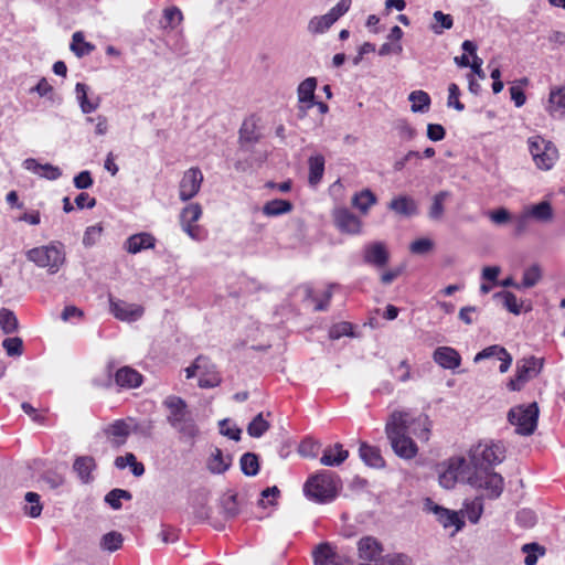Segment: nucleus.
<instances>
[{"label":"nucleus","instance_id":"obj_1","mask_svg":"<svg viewBox=\"0 0 565 565\" xmlns=\"http://www.w3.org/2000/svg\"><path fill=\"white\" fill-rule=\"evenodd\" d=\"M431 422L426 414L414 416L405 409L393 411L385 424V435L394 454L406 460L415 458L418 447L409 436L414 435L420 441L427 443L430 438Z\"/></svg>","mask_w":565,"mask_h":565},{"label":"nucleus","instance_id":"obj_2","mask_svg":"<svg viewBox=\"0 0 565 565\" xmlns=\"http://www.w3.org/2000/svg\"><path fill=\"white\" fill-rule=\"evenodd\" d=\"M163 405L169 411L168 423L181 435V438L192 440L199 435V427L184 399L171 395L164 399Z\"/></svg>","mask_w":565,"mask_h":565},{"label":"nucleus","instance_id":"obj_3","mask_svg":"<svg viewBox=\"0 0 565 565\" xmlns=\"http://www.w3.org/2000/svg\"><path fill=\"white\" fill-rule=\"evenodd\" d=\"M25 257L38 267L46 268L52 275L60 270L66 259L63 244L60 242L33 247L25 253Z\"/></svg>","mask_w":565,"mask_h":565},{"label":"nucleus","instance_id":"obj_4","mask_svg":"<svg viewBox=\"0 0 565 565\" xmlns=\"http://www.w3.org/2000/svg\"><path fill=\"white\" fill-rule=\"evenodd\" d=\"M338 484L333 472L322 470L310 477L305 486V494L317 503H327L337 497Z\"/></svg>","mask_w":565,"mask_h":565},{"label":"nucleus","instance_id":"obj_5","mask_svg":"<svg viewBox=\"0 0 565 565\" xmlns=\"http://www.w3.org/2000/svg\"><path fill=\"white\" fill-rule=\"evenodd\" d=\"M466 483L475 489L482 490L483 495L488 499L499 498L504 487L502 476L491 468L470 469L469 477H466Z\"/></svg>","mask_w":565,"mask_h":565},{"label":"nucleus","instance_id":"obj_6","mask_svg":"<svg viewBox=\"0 0 565 565\" xmlns=\"http://www.w3.org/2000/svg\"><path fill=\"white\" fill-rule=\"evenodd\" d=\"M527 147L536 168L541 170H551L558 160V150L555 145L541 136L530 137Z\"/></svg>","mask_w":565,"mask_h":565},{"label":"nucleus","instance_id":"obj_7","mask_svg":"<svg viewBox=\"0 0 565 565\" xmlns=\"http://www.w3.org/2000/svg\"><path fill=\"white\" fill-rule=\"evenodd\" d=\"M504 459V448L500 444L479 443L469 451L468 465L471 469L491 468Z\"/></svg>","mask_w":565,"mask_h":565},{"label":"nucleus","instance_id":"obj_8","mask_svg":"<svg viewBox=\"0 0 565 565\" xmlns=\"http://www.w3.org/2000/svg\"><path fill=\"white\" fill-rule=\"evenodd\" d=\"M537 418L539 407L536 403L513 407L508 413V420L511 425L515 426L516 434L522 436H530L534 433L537 426Z\"/></svg>","mask_w":565,"mask_h":565},{"label":"nucleus","instance_id":"obj_9","mask_svg":"<svg viewBox=\"0 0 565 565\" xmlns=\"http://www.w3.org/2000/svg\"><path fill=\"white\" fill-rule=\"evenodd\" d=\"M471 467L463 457H452L445 463V469L439 473V484L445 489H452L457 481L466 482Z\"/></svg>","mask_w":565,"mask_h":565},{"label":"nucleus","instance_id":"obj_10","mask_svg":"<svg viewBox=\"0 0 565 565\" xmlns=\"http://www.w3.org/2000/svg\"><path fill=\"white\" fill-rule=\"evenodd\" d=\"M350 7L351 0H340L328 13L311 18L307 25L308 32L313 35L327 32L340 17L349 11Z\"/></svg>","mask_w":565,"mask_h":565},{"label":"nucleus","instance_id":"obj_11","mask_svg":"<svg viewBox=\"0 0 565 565\" xmlns=\"http://www.w3.org/2000/svg\"><path fill=\"white\" fill-rule=\"evenodd\" d=\"M202 216V206L199 203H190L185 205L180 213V225L192 239L202 241L203 235L201 227L195 225Z\"/></svg>","mask_w":565,"mask_h":565},{"label":"nucleus","instance_id":"obj_12","mask_svg":"<svg viewBox=\"0 0 565 565\" xmlns=\"http://www.w3.org/2000/svg\"><path fill=\"white\" fill-rule=\"evenodd\" d=\"M131 431L145 433L132 418L117 419L105 428V434L116 447L124 445Z\"/></svg>","mask_w":565,"mask_h":565},{"label":"nucleus","instance_id":"obj_13","mask_svg":"<svg viewBox=\"0 0 565 565\" xmlns=\"http://www.w3.org/2000/svg\"><path fill=\"white\" fill-rule=\"evenodd\" d=\"M202 182L203 173L199 168L188 169L179 183V199L185 202L194 198L199 193Z\"/></svg>","mask_w":565,"mask_h":565},{"label":"nucleus","instance_id":"obj_14","mask_svg":"<svg viewBox=\"0 0 565 565\" xmlns=\"http://www.w3.org/2000/svg\"><path fill=\"white\" fill-rule=\"evenodd\" d=\"M315 565H350V559L337 552L335 547L328 542L320 543L312 551Z\"/></svg>","mask_w":565,"mask_h":565},{"label":"nucleus","instance_id":"obj_15","mask_svg":"<svg viewBox=\"0 0 565 565\" xmlns=\"http://www.w3.org/2000/svg\"><path fill=\"white\" fill-rule=\"evenodd\" d=\"M424 510L429 513H434L437 516L438 522L444 527L455 526L456 531H459L463 525L455 511H450L441 505L435 503L430 498H426L424 501Z\"/></svg>","mask_w":565,"mask_h":565},{"label":"nucleus","instance_id":"obj_16","mask_svg":"<svg viewBox=\"0 0 565 565\" xmlns=\"http://www.w3.org/2000/svg\"><path fill=\"white\" fill-rule=\"evenodd\" d=\"M332 216L335 226L342 233L354 235L361 232V220L347 207L334 209Z\"/></svg>","mask_w":565,"mask_h":565},{"label":"nucleus","instance_id":"obj_17","mask_svg":"<svg viewBox=\"0 0 565 565\" xmlns=\"http://www.w3.org/2000/svg\"><path fill=\"white\" fill-rule=\"evenodd\" d=\"M358 555L365 562H381L384 552L383 544L374 536L366 535L358 541Z\"/></svg>","mask_w":565,"mask_h":565},{"label":"nucleus","instance_id":"obj_18","mask_svg":"<svg viewBox=\"0 0 565 565\" xmlns=\"http://www.w3.org/2000/svg\"><path fill=\"white\" fill-rule=\"evenodd\" d=\"M110 312L121 321H136L143 315V308L139 305L127 303L110 298Z\"/></svg>","mask_w":565,"mask_h":565},{"label":"nucleus","instance_id":"obj_19","mask_svg":"<svg viewBox=\"0 0 565 565\" xmlns=\"http://www.w3.org/2000/svg\"><path fill=\"white\" fill-rule=\"evenodd\" d=\"M317 87V79L315 77H308L302 81L298 86V100L306 106H300V116L303 117L307 110L315 105V90Z\"/></svg>","mask_w":565,"mask_h":565},{"label":"nucleus","instance_id":"obj_20","mask_svg":"<svg viewBox=\"0 0 565 565\" xmlns=\"http://www.w3.org/2000/svg\"><path fill=\"white\" fill-rule=\"evenodd\" d=\"M364 262L377 268L384 267L388 262V252L384 243L375 242L365 246Z\"/></svg>","mask_w":565,"mask_h":565},{"label":"nucleus","instance_id":"obj_21","mask_svg":"<svg viewBox=\"0 0 565 565\" xmlns=\"http://www.w3.org/2000/svg\"><path fill=\"white\" fill-rule=\"evenodd\" d=\"M23 168L47 180H57L62 175L58 167L51 163L41 164L33 158H28L22 163Z\"/></svg>","mask_w":565,"mask_h":565},{"label":"nucleus","instance_id":"obj_22","mask_svg":"<svg viewBox=\"0 0 565 565\" xmlns=\"http://www.w3.org/2000/svg\"><path fill=\"white\" fill-rule=\"evenodd\" d=\"M434 361L443 369L454 370L460 365V354L450 347H439L434 351Z\"/></svg>","mask_w":565,"mask_h":565},{"label":"nucleus","instance_id":"obj_23","mask_svg":"<svg viewBox=\"0 0 565 565\" xmlns=\"http://www.w3.org/2000/svg\"><path fill=\"white\" fill-rule=\"evenodd\" d=\"M115 383L120 388H136L142 383V375L130 366H122L115 373Z\"/></svg>","mask_w":565,"mask_h":565},{"label":"nucleus","instance_id":"obj_24","mask_svg":"<svg viewBox=\"0 0 565 565\" xmlns=\"http://www.w3.org/2000/svg\"><path fill=\"white\" fill-rule=\"evenodd\" d=\"M388 209L392 210L397 215H402L405 217H411L418 213V206L415 200L408 195H399L394 198L390 204Z\"/></svg>","mask_w":565,"mask_h":565},{"label":"nucleus","instance_id":"obj_25","mask_svg":"<svg viewBox=\"0 0 565 565\" xmlns=\"http://www.w3.org/2000/svg\"><path fill=\"white\" fill-rule=\"evenodd\" d=\"M154 245L156 238L150 233H139L127 238L125 248L130 254H137L143 249L153 248Z\"/></svg>","mask_w":565,"mask_h":565},{"label":"nucleus","instance_id":"obj_26","mask_svg":"<svg viewBox=\"0 0 565 565\" xmlns=\"http://www.w3.org/2000/svg\"><path fill=\"white\" fill-rule=\"evenodd\" d=\"M349 451L341 444L329 446L323 450L320 463L327 467H338L347 460Z\"/></svg>","mask_w":565,"mask_h":565},{"label":"nucleus","instance_id":"obj_27","mask_svg":"<svg viewBox=\"0 0 565 565\" xmlns=\"http://www.w3.org/2000/svg\"><path fill=\"white\" fill-rule=\"evenodd\" d=\"M542 369V362L534 356L524 358L516 364V374L519 380L525 383L534 377Z\"/></svg>","mask_w":565,"mask_h":565},{"label":"nucleus","instance_id":"obj_28","mask_svg":"<svg viewBox=\"0 0 565 565\" xmlns=\"http://www.w3.org/2000/svg\"><path fill=\"white\" fill-rule=\"evenodd\" d=\"M232 465V456L224 455L220 448H214L207 460L210 472L218 475L225 472Z\"/></svg>","mask_w":565,"mask_h":565},{"label":"nucleus","instance_id":"obj_29","mask_svg":"<svg viewBox=\"0 0 565 565\" xmlns=\"http://www.w3.org/2000/svg\"><path fill=\"white\" fill-rule=\"evenodd\" d=\"M546 109L552 116L565 115V86L551 89Z\"/></svg>","mask_w":565,"mask_h":565},{"label":"nucleus","instance_id":"obj_30","mask_svg":"<svg viewBox=\"0 0 565 565\" xmlns=\"http://www.w3.org/2000/svg\"><path fill=\"white\" fill-rule=\"evenodd\" d=\"M359 454L365 465L372 468H383L385 466V460L376 447L362 443L360 445Z\"/></svg>","mask_w":565,"mask_h":565},{"label":"nucleus","instance_id":"obj_31","mask_svg":"<svg viewBox=\"0 0 565 565\" xmlns=\"http://www.w3.org/2000/svg\"><path fill=\"white\" fill-rule=\"evenodd\" d=\"M74 471L83 483L92 481V471L96 468L95 459L90 456L77 457L74 462Z\"/></svg>","mask_w":565,"mask_h":565},{"label":"nucleus","instance_id":"obj_32","mask_svg":"<svg viewBox=\"0 0 565 565\" xmlns=\"http://www.w3.org/2000/svg\"><path fill=\"white\" fill-rule=\"evenodd\" d=\"M324 163L326 160L322 154H313L308 159V182L311 186H316L320 183L324 173Z\"/></svg>","mask_w":565,"mask_h":565},{"label":"nucleus","instance_id":"obj_33","mask_svg":"<svg viewBox=\"0 0 565 565\" xmlns=\"http://www.w3.org/2000/svg\"><path fill=\"white\" fill-rule=\"evenodd\" d=\"M451 196L449 191H439L431 199V204L428 210V217L431 221H440L445 213V202Z\"/></svg>","mask_w":565,"mask_h":565},{"label":"nucleus","instance_id":"obj_34","mask_svg":"<svg viewBox=\"0 0 565 565\" xmlns=\"http://www.w3.org/2000/svg\"><path fill=\"white\" fill-rule=\"evenodd\" d=\"M531 218L539 222H550L553 218V209L550 202L543 201L525 209Z\"/></svg>","mask_w":565,"mask_h":565},{"label":"nucleus","instance_id":"obj_35","mask_svg":"<svg viewBox=\"0 0 565 565\" xmlns=\"http://www.w3.org/2000/svg\"><path fill=\"white\" fill-rule=\"evenodd\" d=\"M376 203L375 194L369 190H362L355 193L352 198V205L358 209L362 214H367L370 207Z\"/></svg>","mask_w":565,"mask_h":565},{"label":"nucleus","instance_id":"obj_36","mask_svg":"<svg viewBox=\"0 0 565 565\" xmlns=\"http://www.w3.org/2000/svg\"><path fill=\"white\" fill-rule=\"evenodd\" d=\"M259 139L256 122L253 119L244 120L239 129V142L242 146L253 145Z\"/></svg>","mask_w":565,"mask_h":565},{"label":"nucleus","instance_id":"obj_37","mask_svg":"<svg viewBox=\"0 0 565 565\" xmlns=\"http://www.w3.org/2000/svg\"><path fill=\"white\" fill-rule=\"evenodd\" d=\"M87 85L77 83L75 86L76 98L79 103L81 109L84 114H89L96 110L99 106V100L92 102L87 98Z\"/></svg>","mask_w":565,"mask_h":565},{"label":"nucleus","instance_id":"obj_38","mask_svg":"<svg viewBox=\"0 0 565 565\" xmlns=\"http://www.w3.org/2000/svg\"><path fill=\"white\" fill-rule=\"evenodd\" d=\"M291 209H292V204L289 201L281 200V199H275V200L268 201L263 206V213L266 216H278V215L290 212Z\"/></svg>","mask_w":565,"mask_h":565},{"label":"nucleus","instance_id":"obj_39","mask_svg":"<svg viewBox=\"0 0 565 565\" xmlns=\"http://www.w3.org/2000/svg\"><path fill=\"white\" fill-rule=\"evenodd\" d=\"M408 100L412 103V111L426 113L429 109L430 97L424 90H414L408 95Z\"/></svg>","mask_w":565,"mask_h":565},{"label":"nucleus","instance_id":"obj_40","mask_svg":"<svg viewBox=\"0 0 565 565\" xmlns=\"http://www.w3.org/2000/svg\"><path fill=\"white\" fill-rule=\"evenodd\" d=\"M19 321L14 312L7 308L0 309V329L6 334H11L18 331Z\"/></svg>","mask_w":565,"mask_h":565},{"label":"nucleus","instance_id":"obj_41","mask_svg":"<svg viewBox=\"0 0 565 565\" xmlns=\"http://www.w3.org/2000/svg\"><path fill=\"white\" fill-rule=\"evenodd\" d=\"M242 472L245 476H256L259 471L258 457L253 452H246L241 457L239 460Z\"/></svg>","mask_w":565,"mask_h":565},{"label":"nucleus","instance_id":"obj_42","mask_svg":"<svg viewBox=\"0 0 565 565\" xmlns=\"http://www.w3.org/2000/svg\"><path fill=\"white\" fill-rule=\"evenodd\" d=\"M465 509L469 522L472 524L478 523L483 512L482 497H476L473 500L466 502Z\"/></svg>","mask_w":565,"mask_h":565},{"label":"nucleus","instance_id":"obj_43","mask_svg":"<svg viewBox=\"0 0 565 565\" xmlns=\"http://www.w3.org/2000/svg\"><path fill=\"white\" fill-rule=\"evenodd\" d=\"M71 50L78 57L89 54L94 45L85 42L82 32H75L72 36Z\"/></svg>","mask_w":565,"mask_h":565},{"label":"nucleus","instance_id":"obj_44","mask_svg":"<svg viewBox=\"0 0 565 565\" xmlns=\"http://www.w3.org/2000/svg\"><path fill=\"white\" fill-rule=\"evenodd\" d=\"M269 427L270 425L264 418L263 413H259L247 426V433L250 437L259 438L269 429Z\"/></svg>","mask_w":565,"mask_h":565},{"label":"nucleus","instance_id":"obj_45","mask_svg":"<svg viewBox=\"0 0 565 565\" xmlns=\"http://www.w3.org/2000/svg\"><path fill=\"white\" fill-rule=\"evenodd\" d=\"M124 537L121 533L111 531L103 535L100 540V547L104 551L115 552L122 545Z\"/></svg>","mask_w":565,"mask_h":565},{"label":"nucleus","instance_id":"obj_46","mask_svg":"<svg viewBox=\"0 0 565 565\" xmlns=\"http://www.w3.org/2000/svg\"><path fill=\"white\" fill-rule=\"evenodd\" d=\"M132 495L129 491L124 489H113L105 495V502L114 510L121 509V499L131 500Z\"/></svg>","mask_w":565,"mask_h":565},{"label":"nucleus","instance_id":"obj_47","mask_svg":"<svg viewBox=\"0 0 565 565\" xmlns=\"http://www.w3.org/2000/svg\"><path fill=\"white\" fill-rule=\"evenodd\" d=\"M522 552L526 554L524 558L525 565H535L537 563L539 555L545 554V548L537 543H527L522 546Z\"/></svg>","mask_w":565,"mask_h":565},{"label":"nucleus","instance_id":"obj_48","mask_svg":"<svg viewBox=\"0 0 565 565\" xmlns=\"http://www.w3.org/2000/svg\"><path fill=\"white\" fill-rule=\"evenodd\" d=\"M183 19L182 12L177 7L168 8L163 11V19L161 21L162 28L164 29H174L177 25L181 23Z\"/></svg>","mask_w":565,"mask_h":565},{"label":"nucleus","instance_id":"obj_49","mask_svg":"<svg viewBox=\"0 0 565 565\" xmlns=\"http://www.w3.org/2000/svg\"><path fill=\"white\" fill-rule=\"evenodd\" d=\"M222 513L226 519L235 518L239 510L237 504V495L236 494H227L224 495L221 500Z\"/></svg>","mask_w":565,"mask_h":565},{"label":"nucleus","instance_id":"obj_50","mask_svg":"<svg viewBox=\"0 0 565 565\" xmlns=\"http://www.w3.org/2000/svg\"><path fill=\"white\" fill-rule=\"evenodd\" d=\"M26 505L24 512L30 518H38L42 512V504L40 502V495L35 492H26L25 494Z\"/></svg>","mask_w":565,"mask_h":565},{"label":"nucleus","instance_id":"obj_51","mask_svg":"<svg viewBox=\"0 0 565 565\" xmlns=\"http://www.w3.org/2000/svg\"><path fill=\"white\" fill-rule=\"evenodd\" d=\"M435 24L431 25V30L436 34H441L444 30H448L452 26V18L450 14H445L441 11H436L434 13Z\"/></svg>","mask_w":565,"mask_h":565},{"label":"nucleus","instance_id":"obj_52","mask_svg":"<svg viewBox=\"0 0 565 565\" xmlns=\"http://www.w3.org/2000/svg\"><path fill=\"white\" fill-rule=\"evenodd\" d=\"M319 449V441L312 438H306L300 443L298 451L302 457L315 458L318 456Z\"/></svg>","mask_w":565,"mask_h":565},{"label":"nucleus","instance_id":"obj_53","mask_svg":"<svg viewBox=\"0 0 565 565\" xmlns=\"http://www.w3.org/2000/svg\"><path fill=\"white\" fill-rule=\"evenodd\" d=\"M2 347L9 356H20L23 352V341L18 337L4 339Z\"/></svg>","mask_w":565,"mask_h":565},{"label":"nucleus","instance_id":"obj_54","mask_svg":"<svg viewBox=\"0 0 565 565\" xmlns=\"http://www.w3.org/2000/svg\"><path fill=\"white\" fill-rule=\"evenodd\" d=\"M541 279V269L539 266L533 265L527 268L523 274L521 287L531 288L535 286Z\"/></svg>","mask_w":565,"mask_h":565},{"label":"nucleus","instance_id":"obj_55","mask_svg":"<svg viewBox=\"0 0 565 565\" xmlns=\"http://www.w3.org/2000/svg\"><path fill=\"white\" fill-rule=\"evenodd\" d=\"M501 354H505V349L501 345L494 344L490 345L479 353L476 354L473 358V362L478 363L482 360L490 359V358H497L499 359Z\"/></svg>","mask_w":565,"mask_h":565},{"label":"nucleus","instance_id":"obj_56","mask_svg":"<svg viewBox=\"0 0 565 565\" xmlns=\"http://www.w3.org/2000/svg\"><path fill=\"white\" fill-rule=\"evenodd\" d=\"M460 89L457 84L451 83L448 86V107H454L458 111H462L465 109V105L459 100Z\"/></svg>","mask_w":565,"mask_h":565},{"label":"nucleus","instance_id":"obj_57","mask_svg":"<svg viewBox=\"0 0 565 565\" xmlns=\"http://www.w3.org/2000/svg\"><path fill=\"white\" fill-rule=\"evenodd\" d=\"M433 247H434L433 241L424 237V238L414 241L409 246V250L413 254L423 255V254H426L429 250H431Z\"/></svg>","mask_w":565,"mask_h":565},{"label":"nucleus","instance_id":"obj_58","mask_svg":"<svg viewBox=\"0 0 565 565\" xmlns=\"http://www.w3.org/2000/svg\"><path fill=\"white\" fill-rule=\"evenodd\" d=\"M488 217L490 221L497 225H503L507 224L512 220L511 213L504 209L500 207L494 211H491L488 213Z\"/></svg>","mask_w":565,"mask_h":565},{"label":"nucleus","instance_id":"obj_59","mask_svg":"<svg viewBox=\"0 0 565 565\" xmlns=\"http://www.w3.org/2000/svg\"><path fill=\"white\" fill-rule=\"evenodd\" d=\"M102 226L93 225L86 228L83 236V244L87 247L93 246L99 239L102 235Z\"/></svg>","mask_w":565,"mask_h":565},{"label":"nucleus","instance_id":"obj_60","mask_svg":"<svg viewBox=\"0 0 565 565\" xmlns=\"http://www.w3.org/2000/svg\"><path fill=\"white\" fill-rule=\"evenodd\" d=\"M220 433L236 441L241 438V429L236 426H231V422L228 419L220 422Z\"/></svg>","mask_w":565,"mask_h":565},{"label":"nucleus","instance_id":"obj_61","mask_svg":"<svg viewBox=\"0 0 565 565\" xmlns=\"http://www.w3.org/2000/svg\"><path fill=\"white\" fill-rule=\"evenodd\" d=\"M209 360L205 356H198L195 361L185 369V374L188 379H191L196 375L199 371L207 370Z\"/></svg>","mask_w":565,"mask_h":565},{"label":"nucleus","instance_id":"obj_62","mask_svg":"<svg viewBox=\"0 0 565 565\" xmlns=\"http://www.w3.org/2000/svg\"><path fill=\"white\" fill-rule=\"evenodd\" d=\"M158 537L161 540L162 543L169 544L177 542L179 539V534L174 527L162 525L160 532L158 533Z\"/></svg>","mask_w":565,"mask_h":565},{"label":"nucleus","instance_id":"obj_63","mask_svg":"<svg viewBox=\"0 0 565 565\" xmlns=\"http://www.w3.org/2000/svg\"><path fill=\"white\" fill-rule=\"evenodd\" d=\"M409 558L405 554H388L381 558L376 565H408Z\"/></svg>","mask_w":565,"mask_h":565},{"label":"nucleus","instance_id":"obj_64","mask_svg":"<svg viewBox=\"0 0 565 565\" xmlns=\"http://www.w3.org/2000/svg\"><path fill=\"white\" fill-rule=\"evenodd\" d=\"M73 181L75 188L79 190L89 189L94 183L90 172L87 170L79 172Z\"/></svg>","mask_w":565,"mask_h":565}]
</instances>
